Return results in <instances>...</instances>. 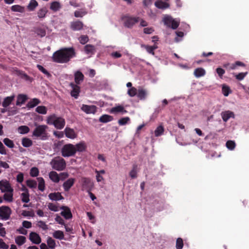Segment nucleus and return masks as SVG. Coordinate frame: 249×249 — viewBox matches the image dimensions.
I'll return each mask as SVG.
<instances>
[{
    "label": "nucleus",
    "instance_id": "33",
    "mask_svg": "<svg viewBox=\"0 0 249 249\" xmlns=\"http://www.w3.org/2000/svg\"><path fill=\"white\" fill-rule=\"evenodd\" d=\"M38 181V189L41 192H43L45 190V181L43 178L39 177L37 178Z\"/></svg>",
    "mask_w": 249,
    "mask_h": 249
},
{
    "label": "nucleus",
    "instance_id": "13",
    "mask_svg": "<svg viewBox=\"0 0 249 249\" xmlns=\"http://www.w3.org/2000/svg\"><path fill=\"white\" fill-rule=\"evenodd\" d=\"M70 86L72 89L71 92V96L77 99L79 96L80 92V87L73 83H71Z\"/></svg>",
    "mask_w": 249,
    "mask_h": 249
},
{
    "label": "nucleus",
    "instance_id": "19",
    "mask_svg": "<svg viewBox=\"0 0 249 249\" xmlns=\"http://www.w3.org/2000/svg\"><path fill=\"white\" fill-rule=\"evenodd\" d=\"M137 97L141 100H144L147 95V91L146 89L139 87L137 92Z\"/></svg>",
    "mask_w": 249,
    "mask_h": 249
},
{
    "label": "nucleus",
    "instance_id": "16",
    "mask_svg": "<svg viewBox=\"0 0 249 249\" xmlns=\"http://www.w3.org/2000/svg\"><path fill=\"white\" fill-rule=\"evenodd\" d=\"M66 136L70 139H74L77 137V134L73 129L66 127L64 129Z\"/></svg>",
    "mask_w": 249,
    "mask_h": 249
},
{
    "label": "nucleus",
    "instance_id": "60",
    "mask_svg": "<svg viewBox=\"0 0 249 249\" xmlns=\"http://www.w3.org/2000/svg\"><path fill=\"white\" fill-rule=\"evenodd\" d=\"M130 120V118L128 117L122 118L119 120L118 123L120 125H125Z\"/></svg>",
    "mask_w": 249,
    "mask_h": 249
},
{
    "label": "nucleus",
    "instance_id": "27",
    "mask_svg": "<svg viewBox=\"0 0 249 249\" xmlns=\"http://www.w3.org/2000/svg\"><path fill=\"white\" fill-rule=\"evenodd\" d=\"M84 50L87 54H93L95 52V48L93 45L88 44L84 47Z\"/></svg>",
    "mask_w": 249,
    "mask_h": 249
},
{
    "label": "nucleus",
    "instance_id": "55",
    "mask_svg": "<svg viewBox=\"0 0 249 249\" xmlns=\"http://www.w3.org/2000/svg\"><path fill=\"white\" fill-rule=\"evenodd\" d=\"M39 174V170L36 167H33L31 168L30 172V176L33 177H37Z\"/></svg>",
    "mask_w": 249,
    "mask_h": 249
},
{
    "label": "nucleus",
    "instance_id": "58",
    "mask_svg": "<svg viewBox=\"0 0 249 249\" xmlns=\"http://www.w3.org/2000/svg\"><path fill=\"white\" fill-rule=\"evenodd\" d=\"M248 72H240L237 74H236L235 77L237 80L241 81L244 79V78L248 74Z\"/></svg>",
    "mask_w": 249,
    "mask_h": 249
},
{
    "label": "nucleus",
    "instance_id": "2",
    "mask_svg": "<svg viewBox=\"0 0 249 249\" xmlns=\"http://www.w3.org/2000/svg\"><path fill=\"white\" fill-rule=\"evenodd\" d=\"M36 126L32 133V137L39 138L41 140H46L48 138L47 129L48 127L46 125H39L35 123Z\"/></svg>",
    "mask_w": 249,
    "mask_h": 249
},
{
    "label": "nucleus",
    "instance_id": "57",
    "mask_svg": "<svg viewBox=\"0 0 249 249\" xmlns=\"http://www.w3.org/2000/svg\"><path fill=\"white\" fill-rule=\"evenodd\" d=\"M177 249H182L183 247V242L181 238H178L177 239L176 245Z\"/></svg>",
    "mask_w": 249,
    "mask_h": 249
},
{
    "label": "nucleus",
    "instance_id": "11",
    "mask_svg": "<svg viewBox=\"0 0 249 249\" xmlns=\"http://www.w3.org/2000/svg\"><path fill=\"white\" fill-rule=\"evenodd\" d=\"M81 109L87 114H94L97 111V107L94 105H83Z\"/></svg>",
    "mask_w": 249,
    "mask_h": 249
},
{
    "label": "nucleus",
    "instance_id": "45",
    "mask_svg": "<svg viewBox=\"0 0 249 249\" xmlns=\"http://www.w3.org/2000/svg\"><path fill=\"white\" fill-rule=\"evenodd\" d=\"M164 132V128L162 125H159L157 127L156 130H155V136L156 137H159Z\"/></svg>",
    "mask_w": 249,
    "mask_h": 249
},
{
    "label": "nucleus",
    "instance_id": "29",
    "mask_svg": "<svg viewBox=\"0 0 249 249\" xmlns=\"http://www.w3.org/2000/svg\"><path fill=\"white\" fill-rule=\"evenodd\" d=\"M38 5V3L36 0H31L27 6V9L30 11H34Z\"/></svg>",
    "mask_w": 249,
    "mask_h": 249
},
{
    "label": "nucleus",
    "instance_id": "40",
    "mask_svg": "<svg viewBox=\"0 0 249 249\" xmlns=\"http://www.w3.org/2000/svg\"><path fill=\"white\" fill-rule=\"evenodd\" d=\"M18 131L20 134H25L30 131V128L26 125H21L18 127Z\"/></svg>",
    "mask_w": 249,
    "mask_h": 249
},
{
    "label": "nucleus",
    "instance_id": "48",
    "mask_svg": "<svg viewBox=\"0 0 249 249\" xmlns=\"http://www.w3.org/2000/svg\"><path fill=\"white\" fill-rule=\"evenodd\" d=\"M222 93L225 96H228L231 92L230 87L227 85H223L222 88Z\"/></svg>",
    "mask_w": 249,
    "mask_h": 249
},
{
    "label": "nucleus",
    "instance_id": "22",
    "mask_svg": "<svg viewBox=\"0 0 249 249\" xmlns=\"http://www.w3.org/2000/svg\"><path fill=\"white\" fill-rule=\"evenodd\" d=\"M49 198L52 200L58 201L64 199L60 193H52L48 195Z\"/></svg>",
    "mask_w": 249,
    "mask_h": 249
},
{
    "label": "nucleus",
    "instance_id": "41",
    "mask_svg": "<svg viewBox=\"0 0 249 249\" xmlns=\"http://www.w3.org/2000/svg\"><path fill=\"white\" fill-rule=\"evenodd\" d=\"M138 166L137 164H135L133 165V168L131 171L129 173V176L132 178H135L137 177V169Z\"/></svg>",
    "mask_w": 249,
    "mask_h": 249
},
{
    "label": "nucleus",
    "instance_id": "32",
    "mask_svg": "<svg viewBox=\"0 0 249 249\" xmlns=\"http://www.w3.org/2000/svg\"><path fill=\"white\" fill-rule=\"evenodd\" d=\"M53 237L57 239L63 240L64 239V234L62 231L58 230L55 231L53 233Z\"/></svg>",
    "mask_w": 249,
    "mask_h": 249
},
{
    "label": "nucleus",
    "instance_id": "1",
    "mask_svg": "<svg viewBox=\"0 0 249 249\" xmlns=\"http://www.w3.org/2000/svg\"><path fill=\"white\" fill-rule=\"evenodd\" d=\"M75 55L76 53L73 48H65L54 52L52 59L53 61L56 63H66Z\"/></svg>",
    "mask_w": 249,
    "mask_h": 249
},
{
    "label": "nucleus",
    "instance_id": "34",
    "mask_svg": "<svg viewBox=\"0 0 249 249\" xmlns=\"http://www.w3.org/2000/svg\"><path fill=\"white\" fill-rule=\"evenodd\" d=\"M113 117L109 115H103L99 118V121L102 123H106L111 121L113 120Z\"/></svg>",
    "mask_w": 249,
    "mask_h": 249
},
{
    "label": "nucleus",
    "instance_id": "61",
    "mask_svg": "<svg viewBox=\"0 0 249 249\" xmlns=\"http://www.w3.org/2000/svg\"><path fill=\"white\" fill-rule=\"evenodd\" d=\"M48 206V208L51 211H52L53 212H57L58 211V206L53 203H49Z\"/></svg>",
    "mask_w": 249,
    "mask_h": 249
},
{
    "label": "nucleus",
    "instance_id": "25",
    "mask_svg": "<svg viewBox=\"0 0 249 249\" xmlns=\"http://www.w3.org/2000/svg\"><path fill=\"white\" fill-rule=\"evenodd\" d=\"M50 178L54 182L57 183L60 180L59 175L55 171H51L49 173Z\"/></svg>",
    "mask_w": 249,
    "mask_h": 249
},
{
    "label": "nucleus",
    "instance_id": "39",
    "mask_svg": "<svg viewBox=\"0 0 249 249\" xmlns=\"http://www.w3.org/2000/svg\"><path fill=\"white\" fill-rule=\"evenodd\" d=\"M40 101L39 99L36 98H34L31 100L27 105V107L28 108H33L35 106H37L38 104L40 103Z\"/></svg>",
    "mask_w": 249,
    "mask_h": 249
},
{
    "label": "nucleus",
    "instance_id": "3",
    "mask_svg": "<svg viewBox=\"0 0 249 249\" xmlns=\"http://www.w3.org/2000/svg\"><path fill=\"white\" fill-rule=\"evenodd\" d=\"M47 123L53 124L56 129H61L65 125V120L63 118L57 117L53 114L47 117Z\"/></svg>",
    "mask_w": 249,
    "mask_h": 249
},
{
    "label": "nucleus",
    "instance_id": "12",
    "mask_svg": "<svg viewBox=\"0 0 249 249\" xmlns=\"http://www.w3.org/2000/svg\"><path fill=\"white\" fill-rule=\"evenodd\" d=\"M60 209L63 210L60 213L61 215L63 216L65 219H69L72 218V215L70 209L67 206H62Z\"/></svg>",
    "mask_w": 249,
    "mask_h": 249
},
{
    "label": "nucleus",
    "instance_id": "62",
    "mask_svg": "<svg viewBox=\"0 0 249 249\" xmlns=\"http://www.w3.org/2000/svg\"><path fill=\"white\" fill-rule=\"evenodd\" d=\"M79 40L81 44H85L89 41V37L87 36L82 35Z\"/></svg>",
    "mask_w": 249,
    "mask_h": 249
},
{
    "label": "nucleus",
    "instance_id": "7",
    "mask_svg": "<svg viewBox=\"0 0 249 249\" xmlns=\"http://www.w3.org/2000/svg\"><path fill=\"white\" fill-rule=\"evenodd\" d=\"M12 213L11 208L7 206L0 207V219L2 220H7L10 218Z\"/></svg>",
    "mask_w": 249,
    "mask_h": 249
},
{
    "label": "nucleus",
    "instance_id": "50",
    "mask_svg": "<svg viewBox=\"0 0 249 249\" xmlns=\"http://www.w3.org/2000/svg\"><path fill=\"white\" fill-rule=\"evenodd\" d=\"M47 243L49 247L51 249H54L55 247L56 244L54 240L51 237H49L47 240Z\"/></svg>",
    "mask_w": 249,
    "mask_h": 249
},
{
    "label": "nucleus",
    "instance_id": "44",
    "mask_svg": "<svg viewBox=\"0 0 249 249\" xmlns=\"http://www.w3.org/2000/svg\"><path fill=\"white\" fill-rule=\"evenodd\" d=\"M26 185L28 187L32 189H35L37 186L36 181L32 180V179H28L26 181Z\"/></svg>",
    "mask_w": 249,
    "mask_h": 249
},
{
    "label": "nucleus",
    "instance_id": "43",
    "mask_svg": "<svg viewBox=\"0 0 249 249\" xmlns=\"http://www.w3.org/2000/svg\"><path fill=\"white\" fill-rule=\"evenodd\" d=\"M60 8V4L57 1H54L51 3L50 9L53 11H57Z\"/></svg>",
    "mask_w": 249,
    "mask_h": 249
},
{
    "label": "nucleus",
    "instance_id": "35",
    "mask_svg": "<svg viewBox=\"0 0 249 249\" xmlns=\"http://www.w3.org/2000/svg\"><path fill=\"white\" fill-rule=\"evenodd\" d=\"M111 113L122 112L123 113H126L127 111L124 109V107L121 106H118L113 107L111 109Z\"/></svg>",
    "mask_w": 249,
    "mask_h": 249
},
{
    "label": "nucleus",
    "instance_id": "52",
    "mask_svg": "<svg viewBox=\"0 0 249 249\" xmlns=\"http://www.w3.org/2000/svg\"><path fill=\"white\" fill-rule=\"evenodd\" d=\"M138 90L134 87H131L127 91V94L130 97H134L137 94Z\"/></svg>",
    "mask_w": 249,
    "mask_h": 249
},
{
    "label": "nucleus",
    "instance_id": "53",
    "mask_svg": "<svg viewBox=\"0 0 249 249\" xmlns=\"http://www.w3.org/2000/svg\"><path fill=\"white\" fill-rule=\"evenodd\" d=\"M245 66L246 65L244 63L241 61H237L235 63L231 64V66L230 67V68L235 70L236 69L237 66L245 67Z\"/></svg>",
    "mask_w": 249,
    "mask_h": 249
},
{
    "label": "nucleus",
    "instance_id": "38",
    "mask_svg": "<svg viewBox=\"0 0 249 249\" xmlns=\"http://www.w3.org/2000/svg\"><path fill=\"white\" fill-rule=\"evenodd\" d=\"M21 143L25 147H29L33 145V142L31 140L27 138H24L22 139Z\"/></svg>",
    "mask_w": 249,
    "mask_h": 249
},
{
    "label": "nucleus",
    "instance_id": "18",
    "mask_svg": "<svg viewBox=\"0 0 249 249\" xmlns=\"http://www.w3.org/2000/svg\"><path fill=\"white\" fill-rule=\"evenodd\" d=\"M83 23L79 20L73 21L71 24V28L73 31H79L82 29Z\"/></svg>",
    "mask_w": 249,
    "mask_h": 249
},
{
    "label": "nucleus",
    "instance_id": "42",
    "mask_svg": "<svg viewBox=\"0 0 249 249\" xmlns=\"http://www.w3.org/2000/svg\"><path fill=\"white\" fill-rule=\"evenodd\" d=\"M18 74L21 78L24 79L26 81L30 82L32 81L33 79L22 71H18Z\"/></svg>",
    "mask_w": 249,
    "mask_h": 249
},
{
    "label": "nucleus",
    "instance_id": "59",
    "mask_svg": "<svg viewBox=\"0 0 249 249\" xmlns=\"http://www.w3.org/2000/svg\"><path fill=\"white\" fill-rule=\"evenodd\" d=\"M37 226L41 228L43 230H47L48 229V225L46 224V223L42 221H39L37 222Z\"/></svg>",
    "mask_w": 249,
    "mask_h": 249
},
{
    "label": "nucleus",
    "instance_id": "9",
    "mask_svg": "<svg viewBox=\"0 0 249 249\" xmlns=\"http://www.w3.org/2000/svg\"><path fill=\"white\" fill-rule=\"evenodd\" d=\"M124 25L127 28H131L136 23L138 22L140 19L139 17H124Z\"/></svg>",
    "mask_w": 249,
    "mask_h": 249
},
{
    "label": "nucleus",
    "instance_id": "64",
    "mask_svg": "<svg viewBox=\"0 0 249 249\" xmlns=\"http://www.w3.org/2000/svg\"><path fill=\"white\" fill-rule=\"evenodd\" d=\"M55 220L59 224L64 226L65 225L63 219L59 215H56V217L55 218Z\"/></svg>",
    "mask_w": 249,
    "mask_h": 249
},
{
    "label": "nucleus",
    "instance_id": "4",
    "mask_svg": "<svg viewBox=\"0 0 249 249\" xmlns=\"http://www.w3.org/2000/svg\"><path fill=\"white\" fill-rule=\"evenodd\" d=\"M53 169L57 171H63L66 167L65 160L62 157L58 156L53 159L50 162Z\"/></svg>",
    "mask_w": 249,
    "mask_h": 249
},
{
    "label": "nucleus",
    "instance_id": "5",
    "mask_svg": "<svg viewBox=\"0 0 249 249\" xmlns=\"http://www.w3.org/2000/svg\"><path fill=\"white\" fill-rule=\"evenodd\" d=\"M74 144L68 143L64 144L61 148V155L63 157H70L75 156V149Z\"/></svg>",
    "mask_w": 249,
    "mask_h": 249
},
{
    "label": "nucleus",
    "instance_id": "54",
    "mask_svg": "<svg viewBox=\"0 0 249 249\" xmlns=\"http://www.w3.org/2000/svg\"><path fill=\"white\" fill-rule=\"evenodd\" d=\"M87 13V12L84 10H77L74 12V16L76 18H82Z\"/></svg>",
    "mask_w": 249,
    "mask_h": 249
},
{
    "label": "nucleus",
    "instance_id": "6",
    "mask_svg": "<svg viewBox=\"0 0 249 249\" xmlns=\"http://www.w3.org/2000/svg\"><path fill=\"white\" fill-rule=\"evenodd\" d=\"M80 182L81 185L82 191L89 192L92 190L94 184L90 178L82 177L80 179Z\"/></svg>",
    "mask_w": 249,
    "mask_h": 249
},
{
    "label": "nucleus",
    "instance_id": "56",
    "mask_svg": "<svg viewBox=\"0 0 249 249\" xmlns=\"http://www.w3.org/2000/svg\"><path fill=\"white\" fill-rule=\"evenodd\" d=\"M226 146L230 150H233L235 147V143L232 141H228L226 142Z\"/></svg>",
    "mask_w": 249,
    "mask_h": 249
},
{
    "label": "nucleus",
    "instance_id": "26",
    "mask_svg": "<svg viewBox=\"0 0 249 249\" xmlns=\"http://www.w3.org/2000/svg\"><path fill=\"white\" fill-rule=\"evenodd\" d=\"M2 199L5 201L12 202L13 201V192H5Z\"/></svg>",
    "mask_w": 249,
    "mask_h": 249
},
{
    "label": "nucleus",
    "instance_id": "46",
    "mask_svg": "<svg viewBox=\"0 0 249 249\" xmlns=\"http://www.w3.org/2000/svg\"><path fill=\"white\" fill-rule=\"evenodd\" d=\"M35 32L40 37L45 36L46 35V31L43 28H36L35 29Z\"/></svg>",
    "mask_w": 249,
    "mask_h": 249
},
{
    "label": "nucleus",
    "instance_id": "30",
    "mask_svg": "<svg viewBox=\"0 0 249 249\" xmlns=\"http://www.w3.org/2000/svg\"><path fill=\"white\" fill-rule=\"evenodd\" d=\"M26 240L25 236L19 235L15 238V242L19 246L23 245Z\"/></svg>",
    "mask_w": 249,
    "mask_h": 249
},
{
    "label": "nucleus",
    "instance_id": "15",
    "mask_svg": "<svg viewBox=\"0 0 249 249\" xmlns=\"http://www.w3.org/2000/svg\"><path fill=\"white\" fill-rule=\"evenodd\" d=\"M75 149V153L78 152H83L86 150L87 148V144L84 141H81L79 143L74 145Z\"/></svg>",
    "mask_w": 249,
    "mask_h": 249
},
{
    "label": "nucleus",
    "instance_id": "47",
    "mask_svg": "<svg viewBox=\"0 0 249 249\" xmlns=\"http://www.w3.org/2000/svg\"><path fill=\"white\" fill-rule=\"evenodd\" d=\"M3 142L7 147L9 148H12L15 146L13 141L9 138H6L4 139Z\"/></svg>",
    "mask_w": 249,
    "mask_h": 249
},
{
    "label": "nucleus",
    "instance_id": "51",
    "mask_svg": "<svg viewBox=\"0 0 249 249\" xmlns=\"http://www.w3.org/2000/svg\"><path fill=\"white\" fill-rule=\"evenodd\" d=\"M21 200L23 202L28 203L30 201L28 192H24L21 195Z\"/></svg>",
    "mask_w": 249,
    "mask_h": 249
},
{
    "label": "nucleus",
    "instance_id": "28",
    "mask_svg": "<svg viewBox=\"0 0 249 249\" xmlns=\"http://www.w3.org/2000/svg\"><path fill=\"white\" fill-rule=\"evenodd\" d=\"M48 12L47 8L46 7H43L38 10L37 12V17L39 18H44Z\"/></svg>",
    "mask_w": 249,
    "mask_h": 249
},
{
    "label": "nucleus",
    "instance_id": "17",
    "mask_svg": "<svg viewBox=\"0 0 249 249\" xmlns=\"http://www.w3.org/2000/svg\"><path fill=\"white\" fill-rule=\"evenodd\" d=\"M75 179L73 178H70L65 181L63 184V188L65 191H68L70 188L73 185Z\"/></svg>",
    "mask_w": 249,
    "mask_h": 249
},
{
    "label": "nucleus",
    "instance_id": "23",
    "mask_svg": "<svg viewBox=\"0 0 249 249\" xmlns=\"http://www.w3.org/2000/svg\"><path fill=\"white\" fill-rule=\"evenodd\" d=\"M84 76L80 71H77L74 74V81L75 84L78 85L84 80Z\"/></svg>",
    "mask_w": 249,
    "mask_h": 249
},
{
    "label": "nucleus",
    "instance_id": "63",
    "mask_svg": "<svg viewBox=\"0 0 249 249\" xmlns=\"http://www.w3.org/2000/svg\"><path fill=\"white\" fill-rule=\"evenodd\" d=\"M37 68L40 71H41L42 73L46 74L48 76H49L51 75L50 73L41 65H40L38 64L37 65Z\"/></svg>",
    "mask_w": 249,
    "mask_h": 249
},
{
    "label": "nucleus",
    "instance_id": "24",
    "mask_svg": "<svg viewBox=\"0 0 249 249\" xmlns=\"http://www.w3.org/2000/svg\"><path fill=\"white\" fill-rule=\"evenodd\" d=\"M194 74L196 77L198 78L204 76L206 74V71L203 68H198L195 70Z\"/></svg>",
    "mask_w": 249,
    "mask_h": 249
},
{
    "label": "nucleus",
    "instance_id": "49",
    "mask_svg": "<svg viewBox=\"0 0 249 249\" xmlns=\"http://www.w3.org/2000/svg\"><path fill=\"white\" fill-rule=\"evenodd\" d=\"M36 111L38 113L42 114H46L47 113V110L45 106H38L36 108Z\"/></svg>",
    "mask_w": 249,
    "mask_h": 249
},
{
    "label": "nucleus",
    "instance_id": "10",
    "mask_svg": "<svg viewBox=\"0 0 249 249\" xmlns=\"http://www.w3.org/2000/svg\"><path fill=\"white\" fill-rule=\"evenodd\" d=\"M0 190L2 193L14 191L9 182L5 179L0 181Z\"/></svg>",
    "mask_w": 249,
    "mask_h": 249
},
{
    "label": "nucleus",
    "instance_id": "21",
    "mask_svg": "<svg viewBox=\"0 0 249 249\" xmlns=\"http://www.w3.org/2000/svg\"><path fill=\"white\" fill-rule=\"evenodd\" d=\"M155 5L157 8L162 10H165L170 7V4L168 3L161 0L156 1Z\"/></svg>",
    "mask_w": 249,
    "mask_h": 249
},
{
    "label": "nucleus",
    "instance_id": "20",
    "mask_svg": "<svg viewBox=\"0 0 249 249\" xmlns=\"http://www.w3.org/2000/svg\"><path fill=\"white\" fill-rule=\"evenodd\" d=\"M221 117L224 122H226L231 117L234 118V114L231 111H226L221 112Z\"/></svg>",
    "mask_w": 249,
    "mask_h": 249
},
{
    "label": "nucleus",
    "instance_id": "37",
    "mask_svg": "<svg viewBox=\"0 0 249 249\" xmlns=\"http://www.w3.org/2000/svg\"><path fill=\"white\" fill-rule=\"evenodd\" d=\"M11 9L13 12L23 13L25 11L24 7L19 5H14L11 6Z\"/></svg>",
    "mask_w": 249,
    "mask_h": 249
},
{
    "label": "nucleus",
    "instance_id": "31",
    "mask_svg": "<svg viewBox=\"0 0 249 249\" xmlns=\"http://www.w3.org/2000/svg\"><path fill=\"white\" fill-rule=\"evenodd\" d=\"M27 100V96L25 95L19 94L18 95L17 100L16 102V105L17 106H20L24 104Z\"/></svg>",
    "mask_w": 249,
    "mask_h": 249
},
{
    "label": "nucleus",
    "instance_id": "36",
    "mask_svg": "<svg viewBox=\"0 0 249 249\" xmlns=\"http://www.w3.org/2000/svg\"><path fill=\"white\" fill-rule=\"evenodd\" d=\"M14 96H8L4 98V101L2 102V105L4 107H7L9 106L12 101L14 100Z\"/></svg>",
    "mask_w": 249,
    "mask_h": 249
},
{
    "label": "nucleus",
    "instance_id": "14",
    "mask_svg": "<svg viewBox=\"0 0 249 249\" xmlns=\"http://www.w3.org/2000/svg\"><path fill=\"white\" fill-rule=\"evenodd\" d=\"M29 239L34 244H39L41 242V239L39 234L35 232H31L29 235Z\"/></svg>",
    "mask_w": 249,
    "mask_h": 249
},
{
    "label": "nucleus",
    "instance_id": "8",
    "mask_svg": "<svg viewBox=\"0 0 249 249\" xmlns=\"http://www.w3.org/2000/svg\"><path fill=\"white\" fill-rule=\"evenodd\" d=\"M163 21L165 25L168 27L171 28L173 29H176L179 25V22L178 21L169 16H165Z\"/></svg>",
    "mask_w": 249,
    "mask_h": 249
}]
</instances>
